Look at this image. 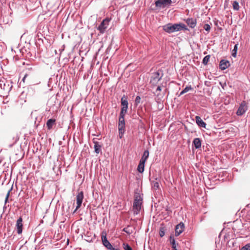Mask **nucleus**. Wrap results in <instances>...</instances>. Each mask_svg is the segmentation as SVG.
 <instances>
[{"label": "nucleus", "instance_id": "f257e3e1", "mask_svg": "<svg viewBox=\"0 0 250 250\" xmlns=\"http://www.w3.org/2000/svg\"><path fill=\"white\" fill-rule=\"evenodd\" d=\"M12 88V84L11 82L7 81L3 78L0 80V92L6 95L11 91Z\"/></svg>", "mask_w": 250, "mask_h": 250}, {"label": "nucleus", "instance_id": "f03ea898", "mask_svg": "<svg viewBox=\"0 0 250 250\" xmlns=\"http://www.w3.org/2000/svg\"><path fill=\"white\" fill-rule=\"evenodd\" d=\"M121 103L122 107L120 113V115L125 116L126 113L128 108V103L127 101V97L125 95H124L121 99Z\"/></svg>", "mask_w": 250, "mask_h": 250}, {"label": "nucleus", "instance_id": "7ed1b4c3", "mask_svg": "<svg viewBox=\"0 0 250 250\" xmlns=\"http://www.w3.org/2000/svg\"><path fill=\"white\" fill-rule=\"evenodd\" d=\"M163 29L165 32L169 34L180 31L178 23L167 24L163 26Z\"/></svg>", "mask_w": 250, "mask_h": 250}, {"label": "nucleus", "instance_id": "20e7f679", "mask_svg": "<svg viewBox=\"0 0 250 250\" xmlns=\"http://www.w3.org/2000/svg\"><path fill=\"white\" fill-rule=\"evenodd\" d=\"M125 116L123 115H119V124H118V130H119V136L120 139L123 137V134L125 133Z\"/></svg>", "mask_w": 250, "mask_h": 250}, {"label": "nucleus", "instance_id": "39448f33", "mask_svg": "<svg viewBox=\"0 0 250 250\" xmlns=\"http://www.w3.org/2000/svg\"><path fill=\"white\" fill-rule=\"evenodd\" d=\"M163 74L160 71H158L152 74L150 79V83L152 85H156L158 82L162 79Z\"/></svg>", "mask_w": 250, "mask_h": 250}, {"label": "nucleus", "instance_id": "423d86ee", "mask_svg": "<svg viewBox=\"0 0 250 250\" xmlns=\"http://www.w3.org/2000/svg\"><path fill=\"white\" fill-rule=\"evenodd\" d=\"M110 21V19L108 18L103 20L97 28L101 33L103 34L105 32L106 29L109 25Z\"/></svg>", "mask_w": 250, "mask_h": 250}, {"label": "nucleus", "instance_id": "0eeeda50", "mask_svg": "<svg viewBox=\"0 0 250 250\" xmlns=\"http://www.w3.org/2000/svg\"><path fill=\"white\" fill-rule=\"evenodd\" d=\"M171 3V0H157L155 2L156 6L159 8H165L168 6Z\"/></svg>", "mask_w": 250, "mask_h": 250}, {"label": "nucleus", "instance_id": "6e6552de", "mask_svg": "<svg viewBox=\"0 0 250 250\" xmlns=\"http://www.w3.org/2000/svg\"><path fill=\"white\" fill-rule=\"evenodd\" d=\"M247 110V106L246 104L244 101H243L241 103V104L237 111L236 114L238 116H241V115H243L246 112V111Z\"/></svg>", "mask_w": 250, "mask_h": 250}, {"label": "nucleus", "instance_id": "1a4fd4ad", "mask_svg": "<svg viewBox=\"0 0 250 250\" xmlns=\"http://www.w3.org/2000/svg\"><path fill=\"white\" fill-rule=\"evenodd\" d=\"M83 191L78 193L76 196L77 207L74 212H75L82 205L83 200Z\"/></svg>", "mask_w": 250, "mask_h": 250}, {"label": "nucleus", "instance_id": "9d476101", "mask_svg": "<svg viewBox=\"0 0 250 250\" xmlns=\"http://www.w3.org/2000/svg\"><path fill=\"white\" fill-rule=\"evenodd\" d=\"M185 228L184 224L182 222H180L179 224L177 225L175 227V236H178L181 233H182Z\"/></svg>", "mask_w": 250, "mask_h": 250}, {"label": "nucleus", "instance_id": "9b49d317", "mask_svg": "<svg viewBox=\"0 0 250 250\" xmlns=\"http://www.w3.org/2000/svg\"><path fill=\"white\" fill-rule=\"evenodd\" d=\"M142 204V202L134 201L133 206V210L134 214H138L140 212Z\"/></svg>", "mask_w": 250, "mask_h": 250}, {"label": "nucleus", "instance_id": "f8f14e48", "mask_svg": "<svg viewBox=\"0 0 250 250\" xmlns=\"http://www.w3.org/2000/svg\"><path fill=\"white\" fill-rule=\"evenodd\" d=\"M185 22L191 28H194L197 24V20L194 18H188L185 20Z\"/></svg>", "mask_w": 250, "mask_h": 250}, {"label": "nucleus", "instance_id": "ddd939ff", "mask_svg": "<svg viewBox=\"0 0 250 250\" xmlns=\"http://www.w3.org/2000/svg\"><path fill=\"white\" fill-rule=\"evenodd\" d=\"M101 238L104 247H105L108 250H110L111 249V248H112V245L107 239L106 234L104 235L103 233L101 236Z\"/></svg>", "mask_w": 250, "mask_h": 250}, {"label": "nucleus", "instance_id": "4468645a", "mask_svg": "<svg viewBox=\"0 0 250 250\" xmlns=\"http://www.w3.org/2000/svg\"><path fill=\"white\" fill-rule=\"evenodd\" d=\"M22 219L21 217H19L16 222V227L17 229V233L21 234L22 231Z\"/></svg>", "mask_w": 250, "mask_h": 250}, {"label": "nucleus", "instance_id": "2eb2a0df", "mask_svg": "<svg viewBox=\"0 0 250 250\" xmlns=\"http://www.w3.org/2000/svg\"><path fill=\"white\" fill-rule=\"evenodd\" d=\"M229 65V62L226 60H222L219 63V67L222 70L227 69Z\"/></svg>", "mask_w": 250, "mask_h": 250}, {"label": "nucleus", "instance_id": "dca6fc26", "mask_svg": "<svg viewBox=\"0 0 250 250\" xmlns=\"http://www.w3.org/2000/svg\"><path fill=\"white\" fill-rule=\"evenodd\" d=\"M195 121L197 125L201 127L206 128V124L204 122L203 120L198 116L195 117Z\"/></svg>", "mask_w": 250, "mask_h": 250}, {"label": "nucleus", "instance_id": "f3484780", "mask_svg": "<svg viewBox=\"0 0 250 250\" xmlns=\"http://www.w3.org/2000/svg\"><path fill=\"white\" fill-rule=\"evenodd\" d=\"M192 144L196 149L201 147V141L198 138H195L193 141Z\"/></svg>", "mask_w": 250, "mask_h": 250}, {"label": "nucleus", "instance_id": "a211bd4d", "mask_svg": "<svg viewBox=\"0 0 250 250\" xmlns=\"http://www.w3.org/2000/svg\"><path fill=\"white\" fill-rule=\"evenodd\" d=\"M56 120L53 119H49L46 122V126L48 129H51L55 123Z\"/></svg>", "mask_w": 250, "mask_h": 250}, {"label": "nucleus", "instance_id": "6ab92c4d", "mask_svg": "<svg viewBox=\"0 0 250 250\" xmlns=\"http://www.w3.org/2000/svg\"><path fill=\"white\" fill-rule=\"evenodd\" d=\"M145 162L140 161L138 166L137 170L140 173H143L144 171Z\"/></svg>", "mask_w": 250, "mask_h": 250}, {"label": "nucleus", "instance_id": "aec40b11", "mask_svg": "<svg viewBox=\"0 0 250 250\" xmlns=\"http://www.w3.org/2000/svg\"><path fill=\"white\" fill-rule=\"evenodd\" d=\"M170 242L172 245V248L174 250H177L176 241L173 236L171 235L169 237Z\"/></svg>", "mask_w": 250, "mask_h": 250}, {"label": "nucleus", "instance_id": "412c9836", "mask_svg": "<svg viewBox=\"0 0 250 250\" xmlns=\"http://www.w3.org/2000/svg\"><path fill=\"white\" fill-rule=\"evenodd\" d=\"M148 156H149V151L147 150H146L144 152L143 155L141 159H140V161H143V162L146 163V161Z\"/></svg>", "mask_w": 250, "mask_h": 250}, {"label": "nucleus", "instance_id": "4be33fe9", "mask_svg": "<svg viewBox=\"0 0 250 250\" xmlns=\"http://www.w3.org/2000/svg\"><path fill=\"white\" fill-rule=\"evenodd\" d=\"M94 149H95V152L98 154L100 153V151H101V145H99L98 144V143H95V145H94Z\"/></svg>", "mask_w": 250, "mask_h": 250}, {"label": "nucleus", "instance_id": "5701e85b", "mask_svg": "<svg viewBox=\"0 0 250 250\" xmlns=\"http://www.w3.org/2000/svg\"><path fill=\"white\" fill-rule=\"evenodd\" d=\"M152 188L153 189L156 190L159 188V184L157 181H153L151 183Z\"/></svg>", "mask_w": 250, "mask_h": 250}, {"label": "nucleus", "instance_id": "b1692460", "mask_svg": "<svg viewBox=\"0 0 250 250\" xmlns=\"http://www.w3.org/2000/svg\"><path fill=\"white\" fill-rule=\"evenodd\" d=\"M238 43L235 44L233 49L232 50L231 55L233 57H236V56L237 51V49H238Z\"/></svg>", "mask_w": 250, "mask_h": 250}, {"label": "nucleus", "instance_id": "393cba45", "mask_svg": "<svg viewBox=\"0 0 250 250\" xmlns=\"http://www.w3.org/2000/svg\"><path fill=\"white\" fill-rule=\"evenodd\" d=\"M179 28H180V31L182 30H188V28L187 26L184 23H179Z\"/></svg>", "mask_w": 250, "mask_h": 250}, {"label": "nucleus", "instance_id": "a878e982", "mask_svg": "<svg viewBox=\"0 0 250 250\" xmlns=\"http://www.w3.org/2000/svg\"><path fill=\"white\" fill-rule=\"evenodd\" d=\"M209 58H210V55H207L204 58H203V61H202V63L204 64V65H207L209 60Z\"/></svg>", "mask_w": 250, "mask_h": 250}, {"label": "nucleus", "instance_id": "bb28decb", "mask_svg": "<svg viewBox=\"0 0 250 250\" xmlns=\"http://www.w3.org/2000/svg\"><path fill=\"white\" fill-rule=\"evenodd\" d=\"M135 195H136L135 197L134 201H137V202H142V198L141 196V194L139 193H137Z\"/></svg>", "mask_w": 250, "mask_h": 250}, {"label": "nucleus", "instance_id": "cd10ccee", "mask_svg": "<svg viewBox=\"0 0 250 250\" xmlns=\"http://www.w3.org/2000/svg\"><path fill=\"white\" fill-rule=\"evenodd\" d=\"M233 8L235 10H238L239 9V3L236 1H234L232 3Z\"/></svg>", "mask_w": 250, "mask_h": 250}, {"label": "nucleus", "instance_id": "c85d7f7f", "mask_svg": "<svg viewBox=\"0 0 250 250\" xmlns=\"http://www.w3.org/2000/svg\"><path fill=\"white\" fill-rule=\"evenodd\" d=\"M123 246L125 250H132V248L127 243H123Z\"/></svg>", "mask_w": 250, "mask_h": 250}, {"label": "nucleus", "instance_id": "c756f323", "mask_svg": "<svg viewBox=\"0 0 250 250\" xmlns=\"http://www.w3.org/2000/svg\"><path fill=\"white\" fill-rule=\"evenodd\" d=\"M141 101V97L139 96H136L135 100V105L137 106L140 103Z\"/></svg>", "mask_w": 250, "mask_h": 250}, {"label": "nucleus", "instance_id": "7c9ffc66", "mask_svg": "<svg viewBox=\"0 0 250 250\" xmlns=\"http://www.w3.org/2000/svg\"><path fill=\"white\" fill-rule=\"evenodd\" d=\"M165 231L164 228H161L159 231V235L161 237H163L165 235Z\"/></svg>", "mask_w": 250, "mask_h": 250}, {"label": "nucleus", "instance_id": "2f4dec72", "mask_svg": "<svg viewBox=\"0 0 250 250\" xmlns=\"http://www.w3.org/2000/svg\"><path fill=\"white\" fill-rule=\"evenodd\" d=\"M204 28L205 29V30L208 32H209L210 30V26L209 24L207 23V24H205L204 26Z\"/></svg>", "mask_w": 250, "mask_h": 250}, {"label": "nucleus", "instance_id": "473e14b6", "mask_svg": "<svg viewBox=\"0 0 250 250\" xmlns=\"http://www.w3.org/2000/svg\"><path fill=\"white\" fill-rule=\"evenodd\" d=\"M12 188H11L8 191L7 194H6V197H5V204H6L7 201H8V198H9V195H10V193L11 192V191L12 190Z\"/></svg>", "mask_w": 250, "mask_h": 250}, {"label": "nucleus", "instance_id": "72a5a7b5", "mask_svg": "<svg viewBox=\"0 0 250 250\" xmlns=\"http://www.w3.org/2000/svg\"><path fill=\"white\" fill-rule=\"evenodd\" d=\"M241 250H250V244H248L243 247Z\"/></svg>", "mask_w": 250, "mask_h": 250}, {"label": "nucleus", "instance_id": "f704fd0d", "mask_svg": "<svg viewBox=\"0 0 250 250\" xmlns=\"http://www.w3.org/2000/svg\"><path fill=\"white\" fill-rule=\"evenodd\" d=\"M192 87L189 85V86H187L184 89V91L186 93L188 92L189 90H192Z\"/></svg>", "mask_w": 250, "mask_h": 250}, {"label": "nucleus", "instance_id": "c9c22d12", "mask_svg": "<svg viewBox=\"0 0 250 250\" xmlns=\"http://www.w3.org/2000/svg\"><path fill=\"white\" fill-rule=\"evenodd\" d=\"M123 230L128 234H130L131 233V232L129 230L128 227L124 228Z\"/></svg>", "mask_w": 250, "mask_h": 250}, {"label": "nucleus", "instance_id": "e433bc0d", "mask_svg": "<svg viewBox=\"0 0 250 250\" xmlns=\"http://www.w3.org/2000/svg\"><path fill=\"white\" fill-rule=\"evenodd\" d=\"M161 87L160 86H158L156 89V92L159 91H161Z\"/></svg>", "mask_w": 250, "mask_h": 250}, {"label": "nucleus", "instance_id": "4c0bfd02", "mask_svg": "<svg viewBox=\"0 0 250 250\" xmlns=\"http://www.w3.org/2000/svg\"><path fill=\"white\" fill-rule=\"evenodd\" d=\"M185 93H186V92H184V90H183L181 92V93H180L179 96L182 95L183 94H185Z\"/></svg>", "mask_w": 250, "mask_h": 250}]
</instances>
